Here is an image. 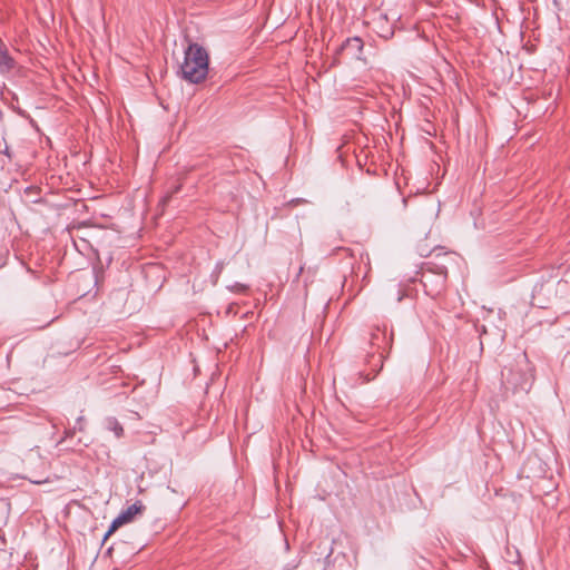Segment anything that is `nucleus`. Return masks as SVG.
<instances>
[{"label": "nucleus", "mask_w": 570, "mask_h": 570, "mask_svg": "<svg viewBox=\"0 0 570 570\" xmlns=\"http://www.w3.org/2000/svg\"><path fill=\"white\" fill-rule=\"evenodd\" d=\"M209 57L205 48L190 43L185 50V58L179 67L183 79L190 83L204 81L208 73Z\"/></svg>", "instance_id": "f257e3e1"}, {"label": "nucleus", "mask_w": 570, "mask_h": 570, "mask_svg": "<svg viewBox=\"0 0 570 570\" xmlns=\"http://www.w3.org/2000/svg\"><path fill=\"white\" fill-rule=\"evenodd\" d=\"M525 358V355H523ZM502 386L505 392L513 394L518 392L528 393L532 386L533 375L525 360L515 367H504L502 370Z\"/></svg>", "instance_id": "f03ea898"}, {"label": "nucleus", "mask_w": 570, "mask_h": 570, "mask_svg": "<svg viewBox=\"0 0 570 570\" xmlns=\"http://www.w3.org/2000/svg\"><path fill=\"white\" fill-rule=\"evenodd\" d=\"M364 43L360 37L347 38L337 49V53L346 52L352 58L361 59Z\"/></svg>", "instance_id": "7ed1b4c3"}, {"label": "nucleus", "mask_w": 570, "mask_h": 570, "mask_svg": "<svg viewBox=\"0 0 570 570\" xmlns=\"http://www.w3.org/2000/svg\"><path fill=\"white\" fill-rule=\"evenodd\" d=\"M385 342L386 344H389V341H387V337H386V330H381V328H376L372 334H371V344L372 346H376L377 350H381L383 348V346L381 345V343Z\"/></svg>", "instance_id": "20e7f679"}, {"label": "nucleus", "mask_w": 570, "mask_h": 570, "mask_svg": "<svg viewBox=\"0 0 570 570\" xmlns=\"http://www.w3.org/2000/svg\"><path fill=\"white\" fill-rule=\"evenodd\" d=\"M105 425L109 431L114 432L117 438H121L124 435V428L116 417H107Z\"/></svg>", "instance_id": "39448f33"}, {"label": "nucleus", "mask_w": 570, "mask_h": 570, "mask_svg": "<svg viewBox=\"0 0 570 570\" xmlns=\"http://www.w3.org/2000/svg\"><path fill=\"white\" fill-rule=\"evenodd\" d=\"M142 508L144 507H142V504L140 502H136V503L129 505L120 514L122 517H125V520L127 522H130L134 519V517L141 511Z\"/></svg>", "instance_id": "423d86ee"}, {"label": "nucleus", "mask_w": 570, "mask_h": 570, "mask_svg": "<svg viewBox=\"0 0 570 570\" xmlns=\"http://www.w3.org/2000/svg\"><path fill=\"white\" fill-rule=\"evenodd\" d=\"M125 523H128L126 520H125V517H122L121 514H119L111 523L109 530L107 531V533L105 534V538L104 540H106L114 531H116L119 527H121L122 524Z\"/></svg>", "instance_id": "0eeeda50"}, {"label": "nucleus", "mask_w": 570, "mask_h": 570, "mask_svg": "<svg viewBox=\"0 0 570 570\" xmlns=\"http://www.w3.org/2000/svg\"><path fill=\"white\" fill-rule=\"evenodd\" d=\"M436 277H438V285H439V289L436 291V293H439L443 288L444 284H445V281H446V269H445V267H442L440 269V272L436 274Z\"/></svg>", "instance_id": "6e6552de"}, {"label": "nucleus", "mask_w": 570, "mask_h": 570, "mask_svg": "<svg viewBox=\"0 0 570 570\" xmlns=\"http://www.w3.org/2000/svg\"><path fill=\"white\" fill-rule=\"evenodd\" d=\"M223 269H224V262H217V264H216V266H215V268L213 271V274H212V276L214 278V284L217 283V281L219 278V275L222 274Z\"/></svg>", "instance_id": "1a4fd4ad"}, {"label": "nucleus", "mask_w": 570, "mask_h": 570, "mask_svg": "<svg viewBox=\"0 0 570 570\" xmlns=\"http://www.w3.org/2000/svg\"><path fill=\"white\" fill-rule=\"evenodd\" d=\"M431 277H432V273L431 272H423V274H422V283H423L425 288L428 287V282H430Z\"/></svg>", "instance_id": "9d476101"}, {"label": "nucleus", "mask_w": 570, "mask_h": 570, "mask_svg": "<svg viewBox=\"0 0 570 570\" xmlns=\"http://www.w3.org/2000/svg\"><path fill=\"white\" fill-rule=\"evenodd\" d=\"M232 289L238 293H243L247 289V286L240 283H236L235 285H233Z\"/></svg>", "instance_id": "9b49d317"}, {"label": "nucleus", "mask_w": 570, "mask_h": 570, "mask_svg": "<svg viewBox=\"0 0 570 570\" xmlns=\"http://www.w3.org/2000/svg\"><path fill=\"white\" fill-rule=\"evenodd\" d=\"M76 428H78L80 431L82 430V416L78 417L75 429Z\"/></svg>", "instance_id": "f8f14e48"}, {"label": "nucleus", "mask_w": 570, "mask_h": 570, "mask_svg": "<svg viewBox=\"0 0 570 570\" xmlns=\"http://www.w3.org/2000/svg\"><path fill=\"white\" fill-rule=\"evenodd\" d=\"M3 153L8 156V157H11L10 153H9V148L8 146H6Z\"/></svg>", "instance_id": "ddd939ff"}]
</instances>
